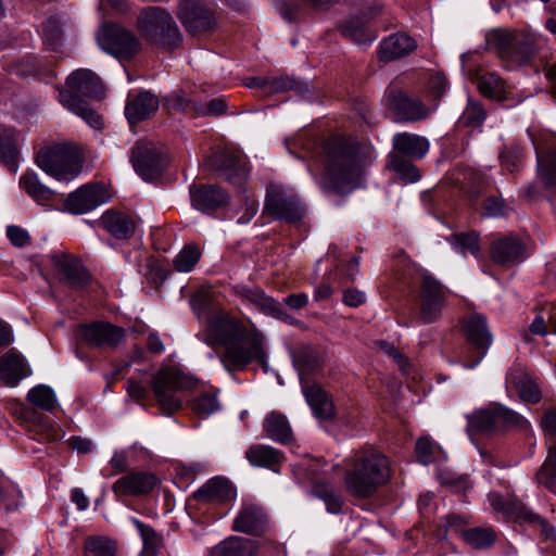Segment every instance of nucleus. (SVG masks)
Here are the masks:
<instances>
[{"label":"nucleus","mask_w":556,"mask_h":556,"mask_svg":"<svg viewBox=\"0 0 556 556\" xmlns=\"http://www.w3.org/2000/svg\"><path fill=\"white\" fill-rule=\"evenodd\" d=\"M202 340L213 349L223 348L219 361L229 372L241 371L253 362H265L262 332L254 325L249 330L243 321L226 312L208 319Z\"/></svg>","instance_id":"nucleus-1"},{"label":"nucleus","mask_w":556,"mask_h":556,"mask_svg":"<svg viewBox=\"0 0 556 556\" xmlns=\"http://www.w3.org/2000/svg\"><path fill=\"white\" fill-rule=\"evenodd\" d=\"M321 150L324 188L338 193L356 188L374 161L372 149L352 138L330 137L324 141Z\"/></svg>","instance_id":"nucleus-2"},{"label":"nucleus","mask_w":556,"mask_h":556,"mask_svg":"<svg viewBox=\"0 0 556 556\" xmlns=\"http://www.w3.org/2000/svg\"><path fill=\"white\" fill-rule=\"evenodd\" d=\"M344 463L345 488L355 497H370L391 478L388 457L371 448L355 452Z\"/></svg>","instance_id":"nucleus-3"},{"label":"nucleus","mask_w":556,"mask_h":556,"mask_svg":"<svg viewBox=\"0 0 556 556\" xmlns=\"http://www.w3.org/2000/svg\"><path fill=\"white\" fill-rule=\"evenodd\" d=\"M104 86L100 77L87 68L74 71L66 78V89L60 90V102L73 114L83 118L91 128H104L103 117L83 99H102Z\"/></svg>","instance_id":"nucleus-4"},{"label":"nucleus","mask_w":556,"mask_h":556,"mask_svg":"<svg viewBox=\"0 0 556 556\" xmlns=\"http://www.w3.org/2000/svg\"><path fill=\"white\" fill-rule=\"evenodd\" d=\"M137 27L149 42L167 51L178 48L182 35L170 13L161 7H149L138 16Z\"/></svg>","instance_id":"nucleus-5"},{"label":"nucleus","mask_w":556,"mask_h":556,"mask_svg":"<svg viewBox=\"0 0 556 556\" xmlns=\"http://www.w3.org/2000/svg\"><path fill=\"white\" fill-rule=\"evenodd\" d=\"M137 27L149 42L167 51L178 48L182 35L170 13L161 7H149L138 16Z\"/></svg>","instance_id":"nucleus-6"},{"label":"nucleus","mask_w":556,"mask_h":556,"mask_svg":"<svg viewBox=\"0 0 556 556\" xmlns=\"http://www.w3.org/2000/svg\"><path fill=\"white\" fill-rule=\"evenodd\" d=\"M468 427L478 432H494L516 429L528 432L529 421L517 412L498 403H491L467 417Z\"/></svg>","instance_id":"nucleus-7"},{"label":"nucleus","mask_w":556,"mask_h":556,"mask_svg":"<svg viewBox=\"0 0 556 556\" xmlns=\"http://www.w3.org/2000/svg\"><path fill=\"white\" fill-rule=\"evenodd\" d=\"M37 165L59 181L72 180L81 170L79 153L68 144L43 146L37 155Z\"/></svg>","instance_id":"nucleus-8"},{"label":"nucleus","mask_w":556,"mask_h":556,"mask_svg":"<svg viewBox=\"0 0 556 556\" xmlns=\"http://www.w3.org/2000/svg\"><path fill=\"white\" fill-rule=\"evenodd\" d=\"M492 46L508 68L528 64L536 53L534 37L525 33L498 30L493 35Z\"/></svg>","instance_id":"nucleus-9"},{"label":"nucleus","mask_w":556,"mask_h":556,"mask_svg":"<svg viewBox=\"0 0 556 556\" xmlns=\"http://www.w3.org/2000/svg\"><path fill=\"white\" fill-rule=\"evenodd\" d=\"M194 384V379L182 374L178 368L165 367L154 376L152 390L160 407L170 415L181 407V400L177 392L192 389Z\"/></svg>","instance_id":"nucleus-10"},{"label":"nucleus","mask_w":556,"mask_h":556,"mask_svg":"<svg viewBox=\"0 0 556 556\" xmlns=\"http://www.w3.org/2000/svg\"><path fill=\"white\" fill-rule=\"evenodd\" d=\"M463 332L468 343L462 353L464 367L472 369L478 366L486 355L493 337L489 330L486 318L478 313L471 314L463 320Z\"/></svg>","instance_id":"nucleus-11"},{"label":"nucleus","mask_w":556,"mask_h":556,"mask_svg":"<svg viewBox=\"0 0 556 556\" xmlns=\"http://www.w3.org/2000/svg\"><path fill=\"white\" fill-rule=\"evenodd\" d=\"M97 41L103 51L119 60H129L141 49V43L132 31L115 24L102 26Z\"/></svg>","instance_id":"nucleus-12"},{"label":"nucleus","mask_w":556,"mask_h":556,"mask_svg":"<svg viewBox=\"0 0 556 556\" xmlns=\"http://www.w3.org/2000/svg\"><path fill=\"white\" fill-rule=\"evenodd\" d=\"M446 290L432 275L421 273L419 287V318L425 324L433 323L439 318L445 305Z\"/></svg>","instance_id":"nucleus-13"},{"label":"nucleus","mask_w":556,"mask_h":556,"mask_svg":"<svg viewBox=\"0 0 556 556\" xmlns=\"http://www.w3.org/2000/svg\"><path fill=\"white\" fill-rule=\"evenodd\" d=\"M176 14L185 29L193 36L213 30L216 26L214 12L202 0H180Z\"/></svg>","instance_id":"nucleus-14"},{"label":"nucleus","mask_w":556,"mask_h":556,"mask_svg":"<svg viewBox=\"0 0 556 556\" xmlns=\"http://www.w3.org/2000/svg\"><path fill=\"white\" fill-rule=\"evenodd\" d=\"M131 162L146 181L159 178L167 164L165 155L151 142H139L132 150Z\"/></svg>","instance_id":"nucleus-15"},{"label":"nucleus","mask_w":556,"mask_h":556,"mask_svg":"<svg viewBox=\"0 0 556 556\" xmlns=\"http://www.w3.org/2000/svg\"><path fill=\"white\" fill-rule=\"evenodd\" d=\"M235 295L243 302L255 305L262 313L270 317L282 320L289 325H295L299 321L289 315L281 303L267 295L261 288H250L245 285H236L231 287Z\"/></svg>","instance_id":"nucleus-16"},{"label":"nucleus","mask_w":556,"mask_h":556,"mask_svg":"<svg viewBox=\"0 0 556 556\" xmlns=\"http://www.w3.org/2000/svg\"><path fill=\"white\" fill-rule=\"evenodd\" d=\"M536 180L529 184L525 189V195L529 199L538 198L543 189L548 192H556V149L545 152H536Z\"/></svg>","instance_id":"nucleus-17"},{"label":"nucleus","mask_w":556,"mask_h":556,"mask_svg":"<svg viewBox=\"0 0 556 556\" xmlns=\"http://www.w3.org/2000/svg\"><path fill=\"white\" fill-rule=\"evenodd\" d=\"M263 213L275 219L294 223L303 217L304 207L298 198L275 188L267 191Z\"/></svg>","instance_id":"nucleus-18"},{"label":"nucleus","mask_w":556,"mask_h":556,"mask_svg":"<svg viewBox=\"0 0 556 556\" xmlns=\"http://www.w3.org/2000/svg\"><path fill=\"white\" fill-rule=\"evenodd\" d=\"M389 104L397 119L407 123L427 119L437 108V105L430 108L419 98L402 90H394L390 93Z\"/></svg>","instance_id":"nucleus-19"},{"label":"nucleus","mask_w":556,"mask_h":556,"mask_svg":"<svg viewBox=\"0 0 556 556\" xmlns=\"http://www.w3.org/2000/svg\"><path fill=\"white\" fill-rule=\"evenodd\" d=\"M210 166L220 170L230 184L238 187L242 186L249 176L245 157L236 149L226 148L215 153L210 160Z\"/></svg>","instance_id":"nucleus-20"},{"label":"nucleus","mask_w":556,"mask_h":556,"mask_svg":"<svg viewBox=\"0 0 556 556\" xmlns=\"http://www.w3.org/2000/svg\"><path fill=\"white\" fill-rule=\"evenodd\" d=\"M490 256L495 264L511 267L526 260L525 242L511 233L501 236L491 242Z\"/></svg>","instance_id":"nucleus-21"},{"label":"nucleus","mask_w":556,"mask_h":556,"mask_svg":"<svg viewBox=\"0 0 556 556\" xmlns=\"http://www.w3.org/2000/svg\"><path fill=\"white\" fill-rule=\"evenodd\" d=\"M51 262L60 281L65 286L79 290L89 283V273L76 258L64 253H54L51 255Z\"/></svg>","instance_id":"nucleus-22"},{"label":"nucleus","mask_w":556,"mask_h":556,"mask_svg":"<svg viewBox=\"0 0 556 556\" xmlns=\"http://www.w3.org/2000/svg\"><path fill=\"white\" fill-rule=\"evenodd\" d=\"M108 190L98 184H88L72 192L65 202L66 210L74 214H84L108 202Z\"/></svg>","instance_id":"nucleus-23"},{"label":"nucleus","mask_w":556,"mask_h":556,"mask_svg":"<svg viewBox=\"0 0 556 556\" xmlns=\"http://www.w3.org/2000/svg\"><path fill=\"white\" fill-rule=\"evenodd\" d=\"M157 481L156 476L151 472L131 470L113 483L112 491L116 496L146 495L155 488Z\"/></svg>","instance_id":"nucleus-24"},{"label":"nucleus","mask_w":556,"mask_h":556,"mask_svg":"<svg viewBox=\"0 0 556 556\" xmlns=\"http://www.w3.org/2000/svg\"><path fill=\"white\" fill-rule=\"evenodd\" d=\"M268 528L264 509L254 503H244L233 519L232 529L251 535H261Z\"/></svg>","instance_id":"nucleus-25"},{"label":"nucleus","mask_w":556,"mask_h":556,"mask_svg":"<svg viewBox=\"0 0 556 556\" xmlns=\"http://www.w3.org/2000/svg\"><path fill=\"white\" fill-rule=\"evenodd\" d=\"M192 206L203 213H212L229 203V194L216 185L190 187Z\"/></svg>","instance_id":"nucleus-26"},{"label":"nucleus","mask_w":556,"mask_h":556,"mask_svg":"<svg viewBox=\"0 0 556 556\" xmlns=\"http://www.w3.org/2000/svg\"><path fill=\"white\" fill-rule=\"evenodd\" d=\"M24 137L13 127L0 125V163L16 173L22 160Z\"/></svg>","instance_id":"nucleus-27"},{"label":"nucleus","mask_w":556,"mask_h":556,"mask_svg":"<svg viewBox=\"0 0 556 556\" xmlns=\"http://www.w3.org/2000/svg\"><path fill=\"white\" fill-rule=\"evenodd\" d=\"M31 375V367L17 351L11 350L0 357V386L16 387Z\"/></svg>","instance_id":"nucleus-28"},{"label":"nucleus","mask_w":556,"mask_h":556,"mask_svg":"<svg viewBox=\"0 0 556 556\" xmlns=\"http://www.w3.org/2000/svg\"><path fill=\"white\" fill-rule=\"evenodd\" d=\"M159 99L150 91L130 92L125 105V116L131 126L150 118L157 111Z\"/></svg>","instance_id":"nucleus-29"},{"label":"nucleus","mask_w":556,"mask_h":556,"mask_svg":"<svg viewBox=\"0 0 556 556\" xmlns=\"http://www.w3.org/2000/svg\"><path fill=\"white\" fill-rule=\"evenodd\" d=\"M83 339L92 346H116L124 338L123 328L109 323L97 321L80 327Z\"/></svg>","instance_id":"nucleus-30"},{"label":"nucleus","mask_w":556,"mask_h":556,"mask_svg":"<svg viewBox=\"0 0 556 556\" xmlns=\"http://www.w3.org/2000/svg\"><path fill=\"white\" fill-rule=\"evenodd\" d=\"M417 41L406 33L399 31L383 38L379 45L378 58L388 63L413 53L417 49Z\"/></svg>","instance_id":"nucleus-31"},{"label":"nucleus","mask_w":556,"mask_h":556,"mask_svg":"<svg viewBox=\"0 0 556 556\" xmlns=\"http://www.w3.org/2000/svg\"><path fill=\"white\" fill-rule=\"evenodd\" d=\"M192 497L201 504H220L236 497V489L223 477H214L199 488Z\"/></svg>","instance_id":"nucleus-32"},{"label":"nucleus","mask_w":556,"mask_h":556,"mask_svg":"<svg viewBox=\"0 0 556 556\" xmlns=\"http://www.w3.org/2000/svg\"><path fill=\"white\" fill-rule=\"evenodd\" d=\"M304 396L314 416L324 421H332L336 418V409L332 399L318 386L304 388Z\"/></svg>","instance_id":"nucleus-33"},{"label":"nucleus","mask_w":556,"mask_h":556,"mask_svg":"<svg viewBox=\"0 0 556 556\" xmlns=\"http://www.w3.org/2000/svg\"><path fill=\"white\" fill-rule=\"evenodd\" d=\"M392 142L394 154L410 159H422L429 150V141L425 137L408 132L395 134Z\"/></svg>","instance_id":"nucleus-34"},{"label":"nucleus","mask_w":556,"mask_h":556,"mask_svg":"<svg viewBox=\"0 0 556 556\" xmlns=\"http://www.w3.org/2000/svg\"><path fill=\"white\" fill-rule=\"evenodd\" d=\"M245 458L252 466L266 467L273 471H278L285 456L282 452L270 445L254 444L247 450Z\"/></svg>","instance_id":"nucleus-35"},{"label":"nucleus","mask_w":556,"mask_h":556,"mask_svg":"<svg viewBox=\"0 0 556 556\" xmlns=\"http://www.w3.org/2000/svg\"><path fill=\"white\" fill-rule=\"evenodd\" d=\"M101 222L104 229L116 239H127L134 235L136 229L132 217L121 212L108 211L103 214Z\"/></svg>","instance_id":"nucleus-36"},{"label":"nucleus","mask_w":556,"mask_h":556,"mask_svg":"<svg viewBox=\"0 0 556 556\" xmlns=\"http://www.w3.org/2000/svg\"><path fill=\"white\" fill-rule=\"evenodd\" d=\"M257 543L245 538H230L211 549L210 556H254Z\"/></svg>","instance_id":"nucleus-37"},{"label":"nucleus","mask_w":556,"mask_h":556,"mask_svg":"<svg viewBox=\"0 0 556 556\" xmlns=\"http://www.w3.org/2000/svg\"><path fill=\"white\" fill-rule=\"evenodd\" d=\"M267 437L281 444L292 441V429L285 415L278 412L269 413L263 424Z\"/></svg>","instance_id":"nucleus-38"},{"label":"nucleus","mask_w":556,"mask_h":556,"mask_svg":"<svg viewBox=\"0 0 556 556\" xmlns=\"http://www.w3.org/2000/svg\"><path fill=\"white\" fill-rule=\"evenodd\" d=\"M477 86L484 97L497 101L506 99L507 84L494 72L481 74L477 79Z\"/></svg>","instance_id":"nucleus-39"},{"label":"nucleus","mask_w":556,"mask_h":556,"mask_svg":"<svg viewBox=\"0 0 556 556\" xmlns=\"http://www.w3.org/2000/svg\"><path fill=\"white\" fill-rule=\"evenodd\" d=\"M447 242L455 252L464 256L468 254L476 258L481 256L480 238L476 231L454 233L447 238Z\"/></svg>","instance_id":"nucleus-40"},{"label":"nucleus","mask_w":556,"mask_h":556,"mask_svg":"<svg viewBox=\"0 0 556 556\" xmlns=\"http://www.w3.org/2000/svg\"><path fill=\"white\" fill-rule=\"evenodd\" d=\"M485 118L486 111L483 105L477 100L468 98L467 105L457 121V127L477 129L483 125Z\"/></svg>","instance_id":"nucleus-41"},{"label":"nucleus","mask_w":556,"mask_h":556,"mask_svg":"<svg viewBox=\"0 0 556 556\" xmlns=\"http://www.w3.org/2000/svg\"><path fill=\"white\" fill-rule=\"evenodd\" d=\"M548 455L538 471V482L556 493V443L549 442Z\"/></svg>","instance_id":"nucleus-42"},{"label":"nucleus","mask_w":556,"mask_h":556,"mask_svg":"<svg viewBox=\"0 0 556 556\" xmlns=\"http://www.w3.org/2000/svg\"><path fill=\"white\" fill-rule=\"evenodd\" d=\"M132 525L139 531L143 542V553L147 556H156L163 545L162 536L156 531L137 518H131Z\"/></svg>","instance_id":"nucleus-43"},{"label":"nucleus","mask_w":556,"mask_h":556,"mask_svg":"<svg viewBox=\"0 0 556 556\" xmlns=\"http://www.w3.org/2000/svg\"><path fill=\"white\" fill-rule=\"evenodd\" d=\"M388 167L393 170L404 184L416 182L420 179L418 168L399 154H390Z\"/></svg>","instance_id":"nucleus-44"},{"label":"nucleus","mask_w":556,"mask_h":556,"mask_svg":"<svg viewBox=\"0 0 556 556\" xmlns=\"http://www.w3.org/2000/svg\"><path fill=\"white\" fill-rule=\"evenodd\" d=\"M341 33L344 37L358 45L369 43L375 39L374 35L359 18L349 20L342 26Z\"/></svg>","instance_id":"nucleus-45"},{"label":"nucleus","mask_w":556,"mask_h":556,"mask_svg":"<svg viewBox=\"0 0 556 556\" xmlns=\"http://www.w3.org/2000/svg\"><path fill=\"white\" fill-rule=\"evenodd\" d=\"M495 532L491 528H471L463 531L464 541L473 548H486L495 542Z\"/></svg>","instance_id":"nucleus-46"},{"label":"nucleus","mask_w":556,"mask_h":556,"mask_svg":"<svg viewBox=\"0 0 556 556\" xmlns=\"http://www.w3.org/2000/svg\"><path fill=\"white\" fill-rule=\"evenodd\" d=\"M507 383H513L517 387L520 397L530 403H536L541 399V393L535 383H533L527 376L518 379L514 372H508L506 376Z\"/></svg>","instance_id":"nucleus-47"},{"label":"nucleus","mask_w":556,"mask_h":556,"mask_svg":"<svg viewBox=\"0 0 556 556\" xmlns=\"http://www.w3.org/2000/svg\"><path fill=\"white\" fill-rule=\"evenodd\" d=\"M201 252L197 245H186L174 258V268L179 273H189L198 264Z\"/></svg>","instance_id":"nucleus-48"},{"label":"nucleus","mask_w":556,"mask_h":556,"mask_svg":"<svg viewBox=\"0 0 556 556\" xmlns=\"http://www.w3.org/2000/svg\"><path fill=\"white\" fill-rule=\"evenodd\" d=\"M250 86L266 88L269 91L274 92H281L298 89L300 86V81L288 76L275 78H253L252 84Z\"/></svg>","instance_id":"nucleus-49"},{"label":"nucleus","mask_w":556,"mask_h":556,"mask_svg":"<svg viewBox=\"0 0 556 556\" xmlns=\"http://www.w3.org/2000/svg\"><path fill=\"white\" fill-rule=\"evenodd\" d=\"M500 157L503 168L513 173L522 165L525 151L519 143H511L501 152Z\"/></svg>","instance_id":"nucleus-50"},{"label":"nucleus","mask_w":556,"mask_h":556,"mask_svg":"<svg viewBox=\"0 0 556 556\" xmlns=\"http://www.w3.org/2000/svg\"><path fill=\"white\" fill-rule=\"evenodd\" d=\"M62 39V23L56 16H51L43 27V46L47 50L55 51Z\"/></svg>","instance_id":"nucleus-51"},{"label":"nucleus","mask_w":556,"mask_h":556,"mask_svg":"<svg viewBox=\"0 0 556 556\" xmlns=\"http://www.w3.org/2000/svg\"><path fill=\"white\" fill-rule=\"evenodd\" d=\"M191 409L200 416H208L219 409L217 395L212 392H204L195 396L191 402Z\"/></svg>","instance_id":"nucleus-52"},{"label":"nucleus","mask_w":556,"mask_h":556,"mask_svg":"<svg viewBox=\"0 0 556 556\" xmlns=\"http://www.w3.org/2000/svg\"><path fill=\"white\" fill-rule=\"evenodd\" d=\"M115 545L104 538L89 539L85 543V556H115Z\"/></svg>","instance_id":"nucleus-53"},{"label":"nucleus","mask_w":556,"mask_h":556,"mask_svg":"<svg viewBox=\"0 0 556 556\" xmlns=\"http://www.w3.org/2000/svg\"><path fill=\"white\" fill-rule=\"evenodd\" d=\"M11 412L21 427L28 432H33L35 429V412L31 407L16 401L12 403Z\"/></svg>","instance_id":"nucleus-54"},{"label":"nucleus","mask_w":556,"mask_h":556,"mask_svg":"<svg viewBox=\"0 0 556 556\" xmlns=\"http://www.w3.org/2000/svg\"><path fill=\"white\" fill-rule=\"evenodd\" d=\"M440 446L429 438H420L416 442V456L422 465H429L435 460V453Z\"/></svg>","instance_id":"nucleus-55"},{"label":"nucleus","mask_w":556,"mask_h":556,"mask_svg":"<svg viewBox=\"0 0 556 556\" xmlns=\"http://www.w3.org/2000/svg\"><path fill=\"white\" fill-rule=\"evenodd\" d=\"M294 363L300 371L309 372L318 366V357L314 349L304 346L295 353Z\"/></svg>","instance_id":"nucleus-56"},{"label":"nucleus","mask_w":556,"mask_h":556,"mask_svg":"<svg viewBox=\"0 0 556 556\" xmlns=\"http://www.w3.org/2000/svg\"><path fill=\"white\" fill-rule=\"evenodd\" d=\"M59 407L54 391L48 386L37 384V408L53 413Z\"/></svg>","instance_id":"nucleus-57"},{"label":"nucleus","mask_w":556,"mask_h":556,"mask_svg":"<svg viewBox=\"0 0 556 556\" xmlns=\"http://www.w3.org/2000/svg\"><path fill=\"white\" fill-rule=\"evenodd\" d=\"M227 103L222 98L212 99L206 104L194 105V113L198 115L218 116L226 112Z\"/></svg>","instance_id":"nucleus-58"},{"label":"nucleus","mask_w":556,"mask_h":556,"mask_svg":"<svg viewBox=\"0 0 556 556\" xmlns=\"http://www.w3.org/2000/svg\"><path fill=\"white\" fill-rule=\"evenodd\" d=\"M504 200L496 195L488 197L483 202V214L488 217H500L507 213Z\"/></svg>","instance_id":"nucleus-59"},{"label":"nucleus","mask_w":556,"mask_h":556,"mask_svg":"<svg viewBox=\"0 0 556 556\" xmlns=\"http://www.w3.org/2000/svg\"><path fill=\"white\" fill-rule=\"evenodd\" d=\"M447 89L446 77L441 73L430 75L427 83V91L434 100H439Z\"/></svg>","instance_id":"nucleus-60"},{"label":"nucleus","mask_w":556,"mask_h":556,"mask_svg":"<svg viewBox=\"0 0 556 556\" xmlns=\"http://www.w3.org/2000/svg\"><path fill=\"white\" fill-rule=\"evenodd\" d=\"M37 435H41L42 440L55 441L61 437L60 428L51 420H43L37 415Z\"/></svg>","instance_id":"nucleus-61"},{"label":"nucleus","mask_w":556,"mask_h":556,"mask_svg":"<svg viewBox=\"0 0 556 556\" xmlns=\"http://www.w3.org/2000/svg\"><path fill=\"white\" fill-rule=\"evenodd\" d=\"M7 237L9 238L10 242L17 247L23 248L25 245H29L31 243V236L30 233L18 226H8L7 227Z\"/></svg>","instance_id":"nucleus-62"},{"label":"nucleus","mask_w":556,"mask_h":556,"mask_svg":"<svg viewBox=\"0 0 556 556\" xmlns=\"http://www.w3.org/2000/svg\"><path fill=\"white\" fill-rule=\"evenodd\" d=\"M547 333V325L543 316L536 315L527 330L520 332V337L527 343L531 342V334L545 336Z\"/></svg>","instance_id":"nucleus-63"},{"label":"nucleus","mask_w":556,"mask_h":556,"mask_svg":"<svg viewBox=\"0 0 556 556\" xmlns=\"http://www.w3.org/2000/svg\"><path fill=\"white\" fill-rule=\"evenodd\" d=\"M541 426L549 442L556 443V407L548 409L542 417Z\"/></svg>","instance_id":"nucleus-64"}]
</instances>
